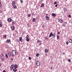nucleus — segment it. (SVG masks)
Instances as JSON below:
<instances>
[{
  "label": "nucleus",
  "instance_id": "obj_1",
  "mask_svg": "<svg viewBox=\"0 0 72 72\" xmlns=\"http://www.w3.org/2000/svg\"><path fill=\"white\" fill-rule=\"evenodd\" d=\"M12 57H14V56H15L16 55V51L15 50H14L12 51Z\"/></svg>",
  "mask_w": 72,
  "mask_h": 72
},
{
  "label": "nucleus",
  "instance_id": "obj_2",
  "mask_svg": "<svg viewBox=\"0 0 72 72\" xmlns=\"http://www.w3.org/2000/svg\"><path fill=\"white\" fill-rule=\"evenodd\" d=\"M36 64L37 66H40V62L38 61H37L36 62Z\"/></svg>",
  "mask_w": 72,
  "mask_h": 72
},
{
  "label": "nucleus",
  "instance_id": "obj_3",
  "mask_svg": "<svg viewBox=\"0 0 72 72\" xmlns=\"http://www.w3.org/2000/svg\"><path fill=\"white\" fill-rule=\"evenodd\" d=\"M1 59L2 62H5V58L4 57H1Z\"/></svg>",
  "mask_w": 72,
  "mask_h": 72
},
{
  "label": "nucleus",
  "instance_id": "obj_4",
  "mask_svg": "<svg viewBox=\"0 0 72 72\" xmlns=\"http://www.w3.org/2000/svg\"><path fill=\"white\" fill-rule=\"evenodd\" d=\"M11 30L13 31H14V30H15V27L14 26H11Z\"/></svg>",
  "mask_w": 72,
  "mask_h": 72
},
{
  "label": "nucleus",
  "instance_id": "obj_5",
  "mask_svg": "<svg viewBox=\"0 0 72 72\" xmlns=\"http://www.w3.org/2000/svg\"><path fill=\"white\" fill-rule=\"evenodd\" d=\"M15 4V1H12V6H14V5Z\"/></svg>",
  "mask_w": 72,
  "mask_h": 72
},
{
  "label": "nucleus",
  "instance_id": "obj_6",
  "mask_svg": "<svg viewBox=\"0 0 72 72\" xmlns=\"http://www.w3.org/2000/svg\"><path fill=\"white\" fill-rule=\"evenodd\" d=\"M53 36V33L52 32H51V33L50 34V35L49 36V37H52Z\"/></svg>",
  "mask_w": 72,
  "mask_h": 72
},
{
  "label": "nucleus",
  "instance_id": "obj_7",
  "mask_svg": "<svg viewBox=\"0 0 72 72\" xmlns=\"http://www.w3.org/2000/svg\"><path fill=\"white\" fill-rule=\"evenodd\" d=\"M14 68V64H13L10 66V68H11V69L12 70Z\"/></svg>",
  "mask_w": 72,
  "mask_h": 72
},
{
  "label": "nucleus",
  "instance_id": "obj_8",
  "mask_svg": "<svg viewBox=\"0 0 72 72\" xmlns=\"http://www.w3.org/2000/svg\"><path fill=\"white\" fill-rule=\"evenodd\" d=\"M55 33H52V37L54 39H55Z\"/></svg>",
  "mask_w": 72,
  "mask_h": 72
},
{
  "label": "nucleus",
  "instance_id": "obj_9",
  "mask_svg": "<svg viewBox=\"0 0 72 72\" xmlns=\"http://www.w3.org/2000/svg\"><path fill=\"white\" fill-rule=\"evenodd\" d=\"M45 6V4L44 3H42L40 6V8H43Z\"/></svg>",
  "mask_w": 72,
  "mask_h": 72
},
{
  "label": "nucleus",
  "instance_id": "obj_10",
  "mask_svg": "<svg viewBox=\"0 0 72 72\" xmlns=\"http://www.w3.org/2000/svg\"><path fill=\"white\" fill-rule=\"evenodd\" d=\"M45 17L46 19L47 20V21H49V17H48V16H46Z\"/></svg>",
  "mask_w": 72,
  "mask_h": 72
},
{
  "label": "nucleus",
  "instance_id": "obj_11",
  "mask_svg": "<svg viewBox=\"0 0 72 72\" xmlns=\"http://www.w3.org/2000/svg\"><path fill=\"white\" fill-rule=\"evenodd\" d=\"M8 54L9 57H10L11 56V53L10 52H8Z\"/></svg>",
  "mask_w": 72,
  "mask_h": 72
},
{
  "label": "nucleus",
  "instance_id": "obj_12",
  "mask_svg": "<svg viewBox=\"0 0 72 72\" xmlns=\"http://www.w3.org/2000/svg\"><path fill=\"white\" fill-rule=\"evenodd\" d=\"M11 21L12 22V24H15V21H14L13 20H12Z\"/></svg>",
  "mask_w": 72,
  "mask_h": 72
},
{
  "label": "nucleus",
  "instance_id": "obj_13",
  "mask_svg": "<svg viewBox=\"0 0 72 72\" xmlns=\"http://www.w3.org/2000/svg\"><path fill=\"white\" fill-rule=\"evenodd\" d=\"M59 21L60 23H63V20L61 19H60L59 20Z\"/></svg>",
  "mask_w": 72,
  "mask_h": 72
},
{
  "label": "nucleus",
  "instance_id": "obj_14",
  "mask_svg": "<svg viewBox=\"0 0 72 72\" xmlns=\"http://www.w3.org/2000/svg\"><path fill=\"white\" fill-rule=\"evenodd\" d=\"M49 51V50H47L46 49L45 50V53H48V51Z\"/></svg>",
  "mask_w": 72,
  "mask_h": 72
},
{
  "label": "nucleus",
  "instance_id": "obj_15",
  "mask_svg": "<svg viewBox=\"0 0 72 72\" xmlns=\"http://www.w3.org/2000/svg\"><path fill=\"white\" fill-rule=\"evenodd\" d=\"M10 40H6V42L7 43H9L10 42Z\"/></svg>",
  "mask_w": 72,
  "mask_h": 72
},
{
  "label": "nucleus",
  "instance_id": "obj_16",
  "mask_svg": "<svg viewBox=\"0 0 72 72\" xmlns=\"http://www.w3.org/2000/svg\"><path fill=\"white\" fill-rule=\"evenodd\" d=\"M19 41H22V37H20L19 38Z\"/></svg>",
  "mask_w": 72,
  "mask_h": 72
},
{
  "label": "nucleus",
  "instance_id": "obj_17",
  "mask_svg": "<svg viewBox=\"0 0 72 72\" xmlns=\"http://www.w3.org/2000/svg\"><path fill=\"white\" fill-rule=\"evenodd\" d=\"M8 22H10V21H12V20L10 19L9 18L8 19Z\"/></svg>",
  "mask_w": 72,
  "mask_h": 72
},
{
  "label": "nucleus",
  "instance_id": "obj_18",
  "mask_svg": "<svg viewBox=\"0 0 72 72\" xmlns=\"http://www.w3.org/2000/svg\"><path fill=\"white\" fill-rule=\"evenodd\" d=\"M69 42L70 43H71V42H72V40L71 39H70L69 40Z\"/></svg>",
  "mask_w": 72,
  "mask_h": 72
},
{
  "label": "nucleus",
  "instance_id": "obj_19",
  "mask_svg": "<svg viewBox=\"0 0 72 72\" xmlns=\"http://www.w3.org/2000/svg\"><path fill=\"white\" fill-rule=\"evenodd\" d=\"M52 15L53 16V17H55V14L54 13H53L52 14Z\"/></svg>",
  "mask_w": 72,
  "mask_h": 72
},
{
  "label": "nucleus",
  "instance_id": "obj_20",
  "mask_svg": "<svg viewBox=\"0 0 72 72\" xmlns=\"http://www.w3.org/2000/svg\"><path fill=\"white\" fill-rule=\"evenodd\" d=\"M29 38V36L28 35H27L25 38V39H28Z\"/></svg>",
  "mask_w": 72,
  "mask_h": 72
},
{
  "label": "nucleus",
  "instance_id": "obj_21",
  "mask_svg": "<svg viewBox=\"0 0 72 72\" xmlns=\"http://www.w3.org/2000/svg\"><path fill=\"white\" fill-rule=\"evenodd\" d=\"M57 39L58 40L59 39V35H57Z\"/></svg>",
  "mask_w": 72,
  "mask_h": 72
},
{
  "label": "nucleus",
  "instance_id": "obj_22",
  "mask_svg": "<svg viewBox=\"0 0 72 72\" xmlns=\"http://www.w3.org/2000/svg\"><path fill=\"white\" fill-rule=\"evenodd\" d=\"M41 42V41L39 40H37V42L38 43H39V42Z\"/></svg>",
  "mask_w": 72,
  "mask_h": 72
},
{
  "label": "nucleus",
  "instance_id": "obj_23",
  "mask_svg": "<svg viewBox=\"0 0 72 72\" xmlns=\"http://www.w3.org/2000/svg\"><path fill=\"white\" fill-rule=\"evenodd\" d=\"M39 56V54L38 53H37L36 54V57H38Z\"/></svg>",
  "mask_w": 72,
  "mask_h": 72
},
{
  "label": "nucleus",
  "instance_id": "obj_24",
  "mask_svg": "<svg viewBox=\"0 0 72 72\" xmlns=\"http://www.w3.org/2000/svg\"><path fill=\"white\" fill-rule=\"evenodd\" d=\"M17 71V69H13L14 72H16V71Z\"/></svg>",
  "mask_w": 72,
  "mask_h": 72
},
{
  "label": "nucleus",
  "instance_id": "obj_25",
  "mask_svg": "<svg viewBox=\"0 0 72 72\" xmlns=\"http://www.w3.org/2000/svg\"><path fill=\"white\" fill-rule=\"evenodd\" d=\"M14 68H17V65H15L14 66Z\"/></svg>",
  "mask_w": 72,
  "mask_h": 72
},
{
  "label": "nucleus",
  "instance_id": "obj_26",
  "mask_svg": "<svg viewBox=\"0 0 72 72\" xmlns=\"http://www.w3.org/2000/svg\"><path fill=\"white\" fill-rule=\"evenodd\" d=\"M26 39L27 41H30V39H29V38Z\"/></svg>",
  "mask_w": 72,
  "mask_h": 72
},
{
  "label": "nucleus",
  "instance_id": "obj_27",
  "mask_svg": "<svg viewBox=\"0 0 72 72\" xmlns=\"http://www.w3.org/2000/svg\"><path fill=\"white\" fill-rule=\"evenodd\" d=\"M1 3V1H0V7H1V6H2V4Z\"/></svg>",
  "mask_w": 72,
  "mask_h": 72
},
{
  "label": "nucleus",
  "instance_id": "obj_28",
  "mask_svg": "<svg viewBox=\"0 0 72 72\" xmlns=\"http://www.w3.org/2000/svg\"><path fill=\"white\" fill-rule=\"evenodd\" d=\"M32 21H33V22H35V18L33 19L32 20Z\"/></svg>",
  "mask_w": 72,
  "mask_h": 72
},
{
  "label": "nucleus",
  "instance_id": "obj_29",
  "mask_svg": "<svg viewBox=\"0 0 72 72\" xmlns=\"http://www.w3.org/2000/svg\"><path fill=\"white\" fill-rule=\"evenodd\" d=\"M14 9H16V8H17V6H14Z\"/></svg>",
  "mask_w": 72,
  "mask_h": 72
},
{
  "label": "nucleus",
  "instance_id": "obj_30",
  "mask_svg": "<svg viewBox=\"0 0 72 72\" xmlns=\"http://www.w3.org/2000/svg\"><path fill=\"white\" fill-rule=\"evenodd\" d=\"M68 61L69 62H71V60L70 59H68Z\"/></svg>",
  "mask_w": 72,
  "mask_h": 72
},
{
  "label": "nucleus",
  "instance_id": "obj_31",
  "mask_svg": "<svg viewBox=\"0 0 72 72\" xmlns=\"http://www.w3.org/2000/svg\"><path fill=\"white\" fill-rule=\"evenodd\" d=\"M3 37L4 38H6V35H3Z\"/></svg>",
  "mask_w": 72,
  "mask_h": 72
},
{
  "label": "nucleus",
  "instance_id": "obj_32",
  "mask_svg": "<svg viewBox=\"0 0 72 72\" xmlns=\"http://www.w3.org/2000/svg\"><path fill=\"white\" fill-rule=\"evenodd\" d=\"M31 14H28V17H31Z\"/></svg>",
  "mask_w": 72,
  "mask_h": 72
},
{
  "label": "nucleus",
  "instance_id": "obj_33",
  "mask_svg": "<svg viewBox=\"0 0 72 72\" xmlns=\"http://www.w3.org/2000/svg\"><path fill=\"white\" fill-rule=\"evenodd\" d=\"M5 56L7 58H8V55L6 54Z\"/></svg>",
  "mask_w": 72,
  "mask_h": 72
},
{
  "label": "nucleus",
  "instance_id": "obj_34",
  "mask_svg": "<svg viewBox=\"0 0 72 72\" xmlns=\"http://www.w3.org/2000/svg\"><path fill=\"white\" fill-rule=\"evenodd\" d=\"M69 42H68V41H67L66 42V44H67V45H68V44H69Z\"/></svg>",
  "mask_w": 72,
  "mask_h": 72
},
{
  "label": "nucleus",
  "instance_id": "obj_35",
  "mask_svg": "<svg viewBox=\"0 0 72 72\" xmlns=\"http://www.w3.org/2000/svg\"><path fill=\"white\" fill-rule=\"evenodd\" d=\"M0 27H2V24H1V23H0Z\"/></svg>",
  "mask_w": 72,
  "mask_h": 72
},
{
  "label": "nucleus",
  "instance_id": "obj_36",
  "mask_svg": "<svg viewBox=\"0 0 72 72\" xmlns=\"http://www.w3.org/2000/svg\"><path fill=\"white\" fill-rule=\"evenodd\" d=\"M57 4V3L56 2H55L54 3V4Z\"/></svg>",
  "mask_w": 72,
  "mask_h": 72
},
{
  "label": "nucleus",
  "instance_id": "obj_37",
  "mask_svg": "<svg viewBox=\"0 0 72 72\" xmlns=\"http://www.w3.org/2000/svg\"><path fill=\"white\" fill-rule=\"evenodd\" d=\"M29 60H31V57H29Z\"/></svg>",
  "mask_w": 72,
  "mask_h": 72
},
{
  "label": "nucleus",
  "instance_id": "obj_38",
  "mask_svg": "<svg viewBox=\"0 0 72 72\" xmlns=\"http://www.w3.org/2000/svg\"><path fill=\"white\" fill-rule=\"evenodd\" d=\"M68 17H69V18H71V15H69Z\"/></svg>",
  "mask_w": 72,
  "mask_h": 72
},
{
  "label": "nucleus",
  "instance_id": "obj_39",
  "mask_svg": "<svg viewBox=\"0 0 72 72\" xmlns=\"http://www.w3.org/2000/svg\"><path fill=\"white\" fill-rule=\"evenodd\" d=\"M46 40H48V38L47 37H46Z\"/></svg>",
  "mask_w": 72,
  "mask_h": 72
},
{
  "label": "nucleus",
  "instance_id": "obj_40",
  "mask_svg": "<svg viewBox=\"0 0 72 72\" xmlns=\"http://www.w3.org/2000/svg\"><path fill=\"white\" fill-rule=\"evenodd\" d=\"M20 1H21V3H23V1H22V0H21Z\"/></svg>",
  "mask_w": 72,
  "mask_h": 72
},
{
  "label": "nucleus",
  "instance_id": "obj_41",
  "mask_svg": "<svg viewBox=\"0 0 72 72\" xmlns=\"http://www.w3.org/2000/svg\"><path fill=\"white\" fill-rule=\"evenodd\" d=\"M11 60H12V62L13 60V59L12 58H11Z\"/></svg>",
  "mask_w": 72,
  "mask_h": 72
},
{
  "label": "nucleus",
  "instance_id": "obj_42",
  "mask_svg": "<svg viewBox=\"0 0 72 72\" xmlns=\"http://www.w3.org/2000/svg\"><path fill=\"white\" fill-rule=\"evenodd\" d=\"M58 4H57L56 5H55V7H57V6H58Z\"/></svg>",
  "mask_w": 72,
  "mask_h": 72
},
{
  "label": "nucleus",
  "instance_id": "obj_43",
  "mask_svg": "<svg viewBox=\"0 0 72 72\" xmlns=\"http://www.w3.org/2000/svg\"><path fill=\"white\" fill-rule=\"evenodd\" d=\"M57 34H58V35L60 34V32H57Z\"/></svg>",
  "mask_w": 72,
  "mask_h": 72
},
{
  "label": "nucleus",
  "instance_id": "obj_44",
  "mask_svg": "<svg viewBox=\"0 0 72 72\" xmlns=\"http://www.w3.org/2000/svg\"><path fill=\"white\" fill-rule=\"evenodd\" d=\"M66 24H64H64H63V26H64H64H65V25H66Z\"/></svg>",
  "mask_w": 72,
  "mask_h": 72
},
{
  "label": "nucleus",
  "instance_id": "obj_45",
  "mask_svg": "<svg viewBox=\"0 0 72 72\" xmlns=\"http://www.w3.org/2000/svg\"><path fill=\"white\" fill-rule=\"evenodd\" d=\"M66 24H64H64H63V26H64H64H65V25H66Z\"/></svg>",
  "mask_w": 72,
  "mask_h": 72
},
{
  "label": "nucleus",
  "instance_id": "obj_46",
  "mask_svg": "<svg viewBox=\"0 0 72 72\" xmlns=\"http://www.w3.org/2000/svg\"><path fill=\"white\" fill-rule=\"evenodd\" d=\"M39 45H41V42H40V43H39Z\"/></svg>",
  "mask_w": 72,
  "mask_h": 72
},
{
  "label": "nucleus",
  "instance_id": "obj_47",
  "mask_svg": "<svg viewBox=\"0 0 72 72\" xmlns=\"http://www.w3.org/2000/svg\"><path fill=\"white\" fill-rule=\"evenodd\" d=\"M53 67H51L50 69H53Z\"/></svg>",
  "mask_w": 72,
  "mask_h": 72
},
{
  "label": "nucleus",
  "instance_id": "obj_48",
  "mask_svg": "<svg viewBox=\"0 0 72 72\" xmlns=\"http://www.w3.org/2000/svg\"><path fill=\"white\" fill-rule=\"evenodd\" d=\"M1 63H0V67H1Z\"/></svg>",
  "mask_w": 72,
  "mask_h": 72
},
{
  "label": "nucleus",
  "instance_id": "obj_49",
  "mask_svg": "<svg viewBox=\"0 0 72 72\" xmlns=\"http://www.w3.org/2000/svg\"><path fill=\"white\" fill-rule=\"evenodd\" d=\"M3 72H5V70H4Z\"/></svg>",
  "mask_w": 72,
  "mask_h": 72
},
{
  "label": "nucleus",
  "instance_id": "obj_50",
  "mask_svg": "<svg viewBox=\"0 0 72 72\" xmlns=\"http://www.w3.org/2000/svg\"><path fill=\"white\" fill-rule=\"evenodd\" d=\"M1 23V21L0 20V23Z\"/></svg>",
  "mask_w": 72,
  "mask_h": 72
},
{
  "label": "nucleus",
  "instance_id": "obj_51",
  "mask_svg": "<svg viewBox=\"0 0 72 72\" xmlns=\"http://www.w3.org/2000/svg\"><path fill=\"white\" fill-rule=\"evenodd\" d=\"M63 54H65V53H64V52H63Z\"/></svg>",
  "mask_w": 72,
  "mask_h": 72
},
{
  "label": "nucleus",
  "instance_id": "obj_52",
  "mask_svg": "<svg viewBox=\"0 0 72 72\" xmlns=\"http://www.w3.org/2000/svg\"><path fill=\"white\" fill-rule=\"evenodd\" d=\"M65 11H67V9H66Z\"/></svg>",
  "mask_w": 72,
  "mask_h": 72
},
{
  "label": "nucleus",
  "instance_id": "obj_53",
  "mask_svg": "<svg viewBox=\"0 0 72 72\" xmlns=\"http://www.w3.org/2000/svg\"><path fill=\"white\" fill-rule=\"evenodd\" d=\"M2 55L3 56V57H4V56H3V54H2Z\"/></svg>",
  "mask_w": 72,
  "mask_h": 72
},
{
  "label": "nucleus",
  "instance_id": "obj_54",
  "mask_svg": "<svg viewBox=\"0 0 72 72\" xmlns=\"http://www.w3.org/2000/svg\"><path fill=\"white\" fill-rule=\"evenodd\" d=\"M65 24H66H66H67V22H65Z\"/></svg>",
  "mask_w": 72,
  "mask_h": 72
},
{
  "label": "nucleus",
  "instance_id": "obj_55",
  "mask_svg": "<svg viewBox=\"0 0 72 72\" xmlns=\"http://www.w3.org/2000/svg\"><path fill=\"white\" fill-rule=\"evenodd\" d=\"M48 15V14H46V15Z\"/></svg>",
  "mask_w": 72,
  "mask_h": 72
}]
</instances>
